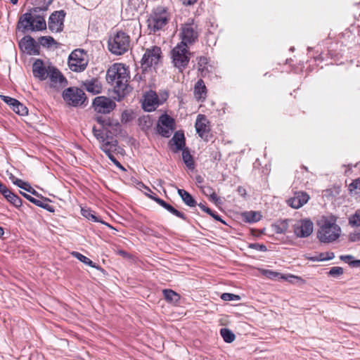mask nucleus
Instances as JSON below:
<instances>
[{
	"mask_svg": "<svg viewBox=\"0 0 360 360\" xmlns=\"http://www.w3.org/2000/svg\"><path fill=\"white\" fill-rule=\"evenodd\" d=\"M66 12L64 10L53 12L49 18V29L53 32H61L64 28Z\"/></svg>",
	"mask_w": 360,
	"mask_h": 360,
	"instance_id": "nucleus-13",
	"label": "nucleus"
},
{
	"mask_svg": "<svg viewBox=\"0 0 360 360\" xmlns=\"http://www.w3.org/2000/svg\"><path fill=\"white\" fill-rule=\"evenodd\" d=\"M212 217H213L215 220L221 222L224 224H226V223L221 219V216L218 214L216 212H214L211 210V212L207 213Z\"/></svg>",
	"mask_w": 360,
	"mask_h": 360,
	"instance_id": "nucleus-53",
	"label": "nucleus"
},
{
	"mask_svg": "<svg viewBox=\"0 0 360 360\" xmlns=\"http://www.w3.org/2000/svg\"><path fill=\"white\" fill-rule=\"evenodd\" d=\"M32 73L34 77L41 81L45 80L48 77V71L44 65L43 60L37 59L32 65Z\"/></svg>",
	"mask_w": 360,
	"mask_h": 360,
	"instance_id": "nucleus-21",
	"label": "nucleus"
},
{
	"mask_svg": "<svg viewBox=\"0 0 360 360\" xmlns=\"http://www.w3.org/2000/svg\"><path fill=\"white\" fill-rule=\"evenodd\" d=\"M65 102L70 106L78 107L87 105V98L84 91L76 86L65 89L62 94Z\"/></svg>",
	"mask_w": 360,
	"mask_h": 360,
	"instance_id": "nucleus-7",
	"label": "nucleus"
},
{
	"mask_svg": "<svg viewBox=\"0 0 360 360\" xmlns=\"http://www.w3.org/2000/svg\"><path fill=\"white\" fill-rule=\"evenodd\" d=\"M13 183L19 188L24 189L32 195L39 196V193L28 183H26L20 179H15V181H13Z\"/></svg>",
	"mask_w": 360,
	"mask_h": 360,
	"instance_id": "nucleus-30",
	"label": "nucleus"
},
{
	"mask_svg": "<svg viewBox=\"0 0 360 360\" xmlns=\"http://www.w3.org/2000/svg\"><path fill=\"white\" fill-rule=\"evenodd\" d=\"M344 273L343 268L340 266H333L328 271V274L330 276L337 278L342 275Z\"/></svg>",
	"mask_w": 360,
	"mask_h": 360,
	"instance_id": "nucleus-41",
	"label": "nucleus"
},
{
	"mask_svg": "<svg viewBox=\"0 0 360 360\" xmlns=\"http://www.w3.org/2000/svg\"><path fill=\"white\" fill-rule=\"evenodd\" d=\"M340 259L342 261L349 264V265L350 266V263L352 262L354 257H353V256H352L350 255H341L340 257Z\"/></svg>",
	"mask_w": 360,
	"mask_h": 360,
	"instance_id": "nucleus-55",
	"label": "nucleus"
},
{
	"mask_svg": "<svg viewBox=\"0 0 360 360\" xmlns=\"http://www.w3.org/2000/svg\"><path fill=\"white\" fill-rule=\"evenodd\" d=\"M129 45L130 37L123 31H118L108 41V50L115 55L124 54L129 50Z\"/></svg>",
	"mask_w": 360,
	"mask_h": 360,
	"instance_id": "nucleus-4",
	"label": "nucleus"
},
{
	"mask_svg": "<svg viewBox=\"0 0 360 360\" xmlns=\"http://www.w3.org/2000/svg\"><path fill=\"white\" fill-rule=\"evenodd\" d=\"M352 267H360V259H353L350 263Z\"/></svg>",
	"mask_w": 360,
	"mask_h": 360,
	"instance_id": "nucleus-61",
	"label": "nucleus"
},
{
	"mask_svg": "<svg viewBox=\"0 0 360 360\" xmlns=\"http://www.w3.org/2000/svg\"><path fill=\"white\" fill-rule=\"evenodd\" d=\"M220 333L224 340L227 343L233 342L236 338L235 334L229 328H221L220 330Z\"/></svg>",
	"mask_w": 360,
	"mask_h": 360,
	"instance_id": "nucleus-34",
	"label": "nucleus"
},
{
	"mask_svg": "<svg viewBox=\"0 0 360 360\" xmlns=\"http://www.w3.org/2000/svg\"><path fill=\"white\" fill-rule=\"evenodd\" d=\"M19 46L29 55H39V46L30 35L25 36L19 42Z\"/></svg>",
	"mask_w": 360,
	"mask_h": 360,
	"instance_id": "nucleus-16",
	"label": "nucleus"
},
{
	"mask_svg": "<svg viewBox=\"0 0 360 360\" xmlns=\"http://www.w3.org/2000/svg\"><path fill=\"white\" fill-rule=\"evenodd\" d=\"M94 110L101 114H109L116 107V103L110 98L105 96H97L92 103Z\"/></svg>",
	"mask_w": 360,
	"mask_h": 360,
	"instance_id": "nucleus-12",
	"label": "nucleus"
},
{
	"mask_svg": "<svg viewBox=\"0 0 360 360\" xmlns=\"http://www.w3.org/2000/svg\"><path fill=\"white\" fill-rule=\"evenodd\" d=\"M113 163L114 165L118 167L119 169H120L122 171H124L125 169L124 167L121 165V163L115 158V157L114 156V155H109V157H108Z\"/></svg>",
	"mask_w": 360,
	"mask_h": 360,
	"instance_id": "nucleus-51",
	"label": "nucleus"
},
{
	"mask_svg": "<svg viewBox=\"0 0 360 360\" xmlns=\"http://www.w3.org/2000/svg\"><path fill=\"white\" fill-rule=\"evenodd\" d=\"M200 188H201L203 194L207 197L211 196L212 194H214L215 193L214 189L209 186H200Z\"/></svg>",
	"mask_w": 360,
	"mask_h": 360,
	"instance_id": "nucleus-46",
	"label": "nucleus"
},
{
	"mask_svg": "<svg viewBox=\"0 0 360 360\" xmlns=\"http://www.w3.org/2000/svg\"><path fill=\"white\" fill-rule=\"evenodd\" d=\"M170 213L172 214L173 215H174V216H176V217H179V218H180V219H181L183 220H184V221H187L188 220V217H186V215L184 213L177 210L174 207H172Z\"/></svg>",
	"mask_w": 360,
	"mask_h": 360,
	"instance_id": "nucleus-45",
	"label": "nucleus"
},
{
	"mask_svg": "<svg viewBox=\"0 0 360 360\" xmlns=\"http://www.w3.org/2000/svg\"><path fill=\"white\" fill-rule=\"evenodd\" d=\"M198 25L193 21L181 25L180 33L181 41L180 44L186 46L192 45L198 40Z\"/></svg>",
	"mask_w": 360,
	"mask_h": 360,
	"instance_id": "nucleus-10",
	"label": "nucleus"
},
{
	"mask_svg": "<svg viewBox=\"0 0 360 360\" xmlns=\"http://www.w3.org/2000/svg\"><path fill=\"white\" fill-rule=\"evenodd\" d=\"M82 86L92 94H98L102 91V84L97 78H92L83 82Z\"/></svg>",
	"mask_w": 360,
	"mask_h": 360,
	"instance_id": "nucleus-24",
	"label": "nucleus"
},
{
	"mask_svg": "<svg viewBox=\"0 0 360 360\" xmlns=\"http://www.w3.org/2000/svg\"><path fill=\"white\" fill-rule=\"evenodd\" d=\"M182 159L186 167L193 170L195 168V162L193 156L188 148L182 150Z\"/></svg>",
	"mask_w": 360,
	"mask_h": 360,
	"instance_id": "nucleus-29",
	"label": "nucleus"
},
{
	"mask_svg": "<svg viewBox=\"0 0 360 360\" xmlns=\"http://www.w3.org/2000/svg\"><path fill=\"white\" fill-rule=\"evenodd\" d=\"M208 121L204 115H198L195 121V127L197 134L203 139H207L210 132Z\"/></svg>",
	"mask_w": 360,
	"mask_h": 360,
	"instance_id": "nucleus-18",
	"label": "nucleus"
},
{
	"mask_svg": "<svg viewBox=\"0 0 360 360\" xmlns=\"http://www.w3.org/2000/svg\"><path fill=\"white\" fill-rule=\"evenodd\" d=\"M172 63L175 68L182 72L188 65L191 52L188 47L180 43L171 51Z\"/></svg>",
	"mask_w": 360,
	"mask_h": 360,
	"instance_id": "nucleus-6",
	"label": "nucleus"
},
{
	"mask_svg": "<svg viewBox=\"0 0 360 360\" xmlns=\"http://www.w3.org/2000/svg\"><path fill=\"white\" fill-rule=\"evenodd\" d=\"M162 58V51L159 46H153L147 49L141 58V65L143 72L148 68H155Z\"/></svg>",
	"mask_w": 360,
	"mask_h": 360,
	"instance_id": "nucleus-8",
	"label": "nucleus"
},
{
	"mask_svg": "<svg viewBox=\"0 0 360 360\" xmlns=\"http://www.w3.org/2000/svg\"><path fill=\"white\" fill-rule=\"evenodd\" d=\"M148 198L156 202L159 205L167 210L169 212H171L173 206L158 197L156 194L148 195Z\"/></svg>",
	"mask_w": 360,
	"mask_h": 360,
	"instance_id": "nucleus-36",
	"label": "nucleus"
},
{
	"mask_svg": "<svg viewBox=\"0 0 360 360\" xmlns=\"http://www.w3.org/2000/svg\"><path fill=\"white\" fill-rule=\"evenodd\" d=\"M209 199L210 201L214 202L216 205H220L221 203V200L220 198L217 196L216 193H214L211 196H210Z\"/></svg>",
	"mask_w": 360,
	"mask_h": 360,
	"instance_id": "nucleus-54",
	"label": "nucleus"
},
{
	"mask_svg": "<svg viewBox=\"0 0 360 360\" xmlns=\"http://www.w3.org/2000/svg\"><path fill=\"white\" fill-rule=\"evenodd\" d=\"M249 248L261 252H266L267 250L265 245L257 243L249 244Z\"/></svg>",
	"mask_w": 360,
	"mask_h": 360,
	"instance_id": "nucleus-44",
	"label": "nucleus"
},
{
	"mask_svg": "<svg viewBox=\"0 0 360 360\" xmlns=\"http://www.w3.org/2000/svg\"><path fill=\"white\" fill-rule=\"evenodd\" d=\"M165 299L168 302H178L180 296L176 292L171 289H165L162 290Z\"/></svg>",
	"mask_w": 360,
	"mask_h": 360,
	"instance_id": "nucleus-33",
	"label": "nucleus"
},
{
	"mask_svg": "<svg viewBox=\"0 0 360 360\" xmlns=\"http://www.w3.org/2000/svg\"><path fill=\"white\" fill-rule=\"evenodd\" d=\"M72 255L73 257H75V258H77L78 260H79L80 262H83L84 264H86L88 266H90L91 267L96 268V269H99V266L98 265H96L89 258H88L87 257L83 255L80 252H72Z\"/></svg>",
	"mask_w": 360,
	"mask_h": 360,
	"instance_id": "nucleus-32",
	"label": "nucleus"
},
{
	"mask_svg": "<svg viewBox=\"0 0 360 360\" xmlns=\"http://www.w3.org/2000/svg\"><path fill=\"white\" fill-rule=\"evenodd\" d=\"M242 216L243 220L248 223L259 221L262 217L260 213L255 211L245 212L243 213Z\"/></svg>",
	"mask_w": 360,
	"mask_h": 360,
	"instance_id": "nucleus-28",
	"label": "nucleus"
},
{
	"mask_svg": "<svg viewBox=\"0 0 360 360\" xmlns=\"http://www.w3.org/2000/svg\"><path fill=\"white\" fill-rule=\"evenodd\" d=\"M113 163L114 165L118 167L119 169H120L122 171H124L125 169L124 167L121 165V163L115 158V157L114 156V155H109V157H108Z\"/></svg>",
	"mask_w": 360,
	"mask_h": 360,
	"instance_id": "nucleus-50",
	"label": "nucleus"
},
{
	"mask_svg": "<svg viewBox=\"0 0 360 360\" xmlns=\"http://www.w3.org/2000/svg\"><path fill=\"white\" fill-rule=\"evenodd\" d=\"M325 255H326V253H325V252L319 253V254L317 255V256H318L319 261H326V259Z\"/></svg>",
	"mask_w": 360,
	"mask_h": 360,
	"instance_id": "nucleus-62",
	"label": "nucleus"
},
{
	"mask_svg": "<svg viewBox=\"0 0 360 360\" xmlns=\"http://www.w3.org/2000/svg\"><path fill=\"white\" fill-rule=\"evenodd\" d=\"M181 1L184 6H191L195 4L198 0H181Z\"/></svg>",
	"mask_w": 360,
	"mask_h": 360,
	"instance_id": "nucleus-58",
	"label": "nucleus"
},
{
	"mask_svg": "<svg viewBox=\"0 0 360 360\" xmlns=\"http://www.w3.org/2000/svg\"><path fill=\"white\" fill-rule=\"evenodd\" d=\"M194 96L198 101H204L207 96V88L204 81L200 79L194 86Z\"/></svg>",
	"mask_w": 360,
	"mask_h": 360,
	"instance_id": "nucleus-25",
	"label": "nucleus"
},
{
	"mask_svg": "<svg viewBox=\"0 0 360 360\" xmlns=\"http://www.w3.org/2000/svg\"><path fill=\"white\" fill-rule=\"evenodd\" d=\"M141 185L147 191L149 192V195H153L154 193L151 191L150 188L147 186H145L143 183H141ZM146 195L148 197V193H146Z\"/></svg>",
	"mask_w": 360,
	"mask_h": 360,
	"instance_id": "nucleus-63",
	"label": "nucleus"
},
{
	"mask_svg": "<svg viewBox=\"0 0 360 360\" xmlns=\"http://www.w3.org/2000/svg\"><path fill=\"white\" fill-rule=\"evenodd\" d=\"M178 194L181 197L183 202L190 207H194L197 205L196 200L193 198V197L184 189L178 188L177 190Z\"/></svg>",
	"mask_w": 360,
	"mask_h": 360,
	"instance_id": "nucleus-26",
	"label": "nucleus"
},
{
	"mask_svg": "<svg viewBox=\"0 0 360 360\" xmlns=\"http://www.w3.org/2000/svg\"><path fill=\"white\" fill-rule=\"evenodd\" d=\"M101 150L106 154L108 157L113 155V153H122L123 149L118 146L117 139L112 137H108L104 139V141L101 142Z\"/></svg>",
	"mask_w": 360,
	"mask_h": 360,
	"instance_id": "nucleus-17",
	"label": "nucleus"
},
{
	"mask_svg": "<svg viewBox=\"0 0 360 360\" xmlns=\"http://www.w3.org/2000/svg\"><path fill=\"white\" fill-rule=\"evenodd\" d=\"M18 28L26 31H42L46 29V23L43 16L37 15L34 18L30 13L22 14L18 22Z\"/></svg>",
	"mask_w": 360,
	"mask_h": 360,
	"instance_id": "nucleus-3",
	"label": "nucleus"
},
{
	"mask_svg": "<svg viewBox=\"0 0 360 360\" xmlns=\"http://www.w3.org/2000/svg\"><path fill=\"white\" fill-rule=\"evenodd\" d=\"M129 72L122 63H115L107 70L106 80L114 87L115 94L119 97H124L131 91L129 85Z\"/></svg>",
	"mask_w": 360,
	"mask_h": 360,
	"instance_id": "nucleus-1",
	"label": "nucleus"
},
{
	"mask_svg": "<svg viewBox=\"0 0 360 360\" xmlns=\"http://www.w3.org/2000/svg\"><path fill=\"white\" fill-rule=\"evenodd\" d=\"M156 104H158V97L155 94L154 96H147L143 103V108L146 111L151 112L155 109Z\"/></svg>",
	"mask_w": 360,
	"mask_h": 360,
	"instance_id": "nucleus-27",
	"label": "nucleus"
},
{
	"mask_svg": "<svg viewBox=\"0 0 360 360\" xmlns=\"http://www.w3.org/2000/svg\"><path fill=\"white\" fill-rule=\"evenodd\" d=\"M349 223L352 226H360V209L349 217Z\"/></svg>",
	"mask_w": 360,
	"mask_h": 360,
	"instance_id": "nucleus-39",
	"label": "nucleus"
},
{
	"mask_svg": "<svg viewBox=\"0 0 360 360\" xmlns=\"http://www.w3.org/2000/svg\"><path fill=\"white\" fill-rule=\"evenodd\" d=\"M325 253H326L325 257H326V261L330 260L335 257V254L333 252H327Z\"/></svg>",
	"mask_w": 360,
	"mask_h": 360,
	"instance_id": "nucleus-60",
	"label": "nucleus"
},
{
	"mask_svg": "<svg viewBox=\"0 0 360 360\" xmlns=\"http://www.w3.org/2000/svg\"><path fill=\"white\" fill-rule=\"evenodd\" d=\"M208 63V59L205 56H200L198 58V65H199V70H203V68H201L202 67H205V65H207Z\"/></svg>",
	"mask_w": 360,
	"mask_h": 360,
	"instance_id": "nucleus-49",
	"label": "nucleus"
},
{
	"mask_svg": "<svg viewBox=\"0 0 360 360\" xmlns=\"http://www.w3.org/2000/svg\"><path fill=\"white\" fill-rule=\"evenodd\" d=\"M113 163L114 165L118 167L119 169H120L122 171H124L125 169L124 167L121 165V163L115 158V157L114 156V155H109V157H108Z\"/></svg>",
	"mask_w": 360,
	"mask_h": 360,
	"instance_id": "nucleus-52",
	"label": "nucleus"
},
{
	"mask_svg": "<svg viewBox=\"0 0 360 360\" xmlns=\"http://www.w3.org/2000/svg\"><path fill=\"white\" fill-rule=\"evenodd\" d=\"M82 214L84 217H86L89 220H91L92 221L94 222H102L96 215V213L94 211H91V210L82 208Z\"/></svg>",
	"mask_w": 360,
	"mask_h": 360,
	"instance_id": "nucleus-38",
	"label": "nucleus"
},
{
	"mask_svg": "<svg viewBox=\"0 0 360 360\" xmlns=\"http://www.w3.org/2000/svg\"><path fill=\"white\" fill-rule=\"evenodd\" d=\"M328 54L334 60H338L339 58H340V53H333L332 50H328Z\"/></svg>",
	"mask_w": 360,
	"mask_h": 360,
	"instance_id": "nucleus-56",
	"label": "nucleus"
},
{
	"mask_svg": "<svg viewBox=\"0 0 360 360\" xmlns=\"http://www.w3.org/2000/svg\"><path fill=\"white\" fill-rule=\"evenodd\" d=\"M88 65L86 53L82 49L74 50L69 56L68 66L72 71L82 72Z\"/></svg>",
	"mask_w": 360,
	"mask_h": 360,
	"instance_id": "nucleus-9",
	"label": "nucleus"
},
{
	"mask_svg": "<svg viewBox=\"0 0 360 360\" xmlns=\"http://www.w3.org/2000/svg\"><path fill=\"white\" fill-rule=\"evenodd\" d=\"M221 299L224 301L240 300V297L233 293L224 292L221 295Z\"/></svg>",
	"mask_w": 360,
	"mask_h": 360,
	"instance_id": "nucleus-42",
	"label": "nucleus"
},
{
	"mask_svg": "<svg viewBox=\"0 0 360 360\" xmlns=\"http://www.w3.org/2000/svg\"><path fill=\"white\" fill-rule=\"evenodd\" d=\"M288 219L283 220L273 225V229L276 233H285L288 228Z\"/></svg>",
	"mask_w": 360,
	"mask_h": 360,
	"instance_id": "nucleus-31",
	"label": "nucleus"
},
{
	"mask_svg": "<svg viewBox=\"0 0 360 360\" xmlns=\"http://www.w3.org/2000/svg\"><path fill=\"white\" fill-rule=\"evenodd\" d=\"M309 199V195L304 191H298L294 193V196L287 200L288 205L294 208L299 209L306 204Z\"/></svg>",
	"mask_w": 360,
	"mask_h": 360,
	"instance_id": "nucleus-19",
	"label": "nucleus"
},
{
	"mask_svg": "<svg viewBox=\"0 0 360 360\" xmlns=\"http://www.w3.org/2000/svg\"><path fill=\"white\" fill-rule=\"evenodd\" d=\"M103 131L104 130H103V129H98L96 126H94L92 128L94 136L99 141L100 143L101 141H104V139H106L105 133L104 134Z\"/></svg>",
	"mask_w": 360,
	"mask_h": 360,
	"instance_id": "nucleus-40",
	"label": "nucleus"
},
{
	"mask_svg": "<svg viewBox=\"0 0 360 360\" xmlns=\"http://www.w3.org/2000/svg\"><path fill=\"white\" fill-rule=\"evenodd\" d=\"M39 43L44 47L49 48L56 44L55 39L50 36H44L39 38Z\"/></svg>",
	"mask_w": 360,
	"mask_h": 360,
	"instance_id": "nucleus-37",
	"label": "nucleus"
},
{
	"mask_svg": "<svg viewBox=\"0 0 360 360\" xmlns=\"http://www.w3.org/2000/svg\"><path fill=\"white\" fill-rule=\"evenodd\" d=\"M20 193L25 198H26L27 200H28L30 202H32L33 204H34L35 205L39 207H41L50 212H55V209L54 207L49 205L48 203L49 200V199L46 198H44L42 196H41V200H38L32 196H31L30 195L26 193H24V192H22V191H20Z\"/></svg>",
	"mask_w": 360,
	"mask_h": 360,
	"instance_id": "nucleus-20",
	"label": "nucleus"
},
{
	"mask_svg": "<svg viewBox=\"0 0 360 360\" xmlns=\"http://www.w3.org/2000/svg\"><path fill=\"white\" fill-rule=\"evenodd\" d=\"M11 109L19 115H27L28 110L25 105L16 100V102L14 103Z\"/></svg>",
	"mask_w": 360,
	"mask_h": 360,
	"instance_id": "nucleus-35",
	"label": "nucleus"
},
{
	"mask_svg": "<svg viewBox=\"0 0 360 360\" xmlns=\"http://www.w3.org/2000/svg\"><path fill=\"white\" fill-rule=\"evenodd\" d=\"M195 180L198 184H201L203 182V178L200 175L195 177Z\"/></svg>",
	"mask_w": 360,
	"mask_h": 360,
	"instance_id": "nucleus-64",
	"label": "nucleus"
},
{
	"mask_svg": "<svg viewBox=\"0 0 360 360\" xmlns=\"http://www.w3.org/2000/svg\"><path fill=\"white\" fill-rule=\"evenodd\" d=\"M313 222L309 219H301L293 226L294 233L298 238L309 236L313 232Z\"/></svg>",
	"mask_w": 360,
	"mask_h": 360,
	"instance_id": "nucleus-14",
	"label": "nucleus"
},
{
	"mask_svg": "<svg viewBox=\"0 0 360 360\" xmlns=\"http://www.w3.org/2000/svg\"><path fill=\"white\" fill-rule=\"evenodd\" d=\"M175 120L165 113L159 117L156 126L157 132L162 136L169 138L175 129Z\"/></svg>",
	"mask_w": 360,
	"mask_h": 360,
	"instance_id": "nucleus-11",
	"label": "nucleus"
},
{
	"mask_svg": "<svg viewBox=\"0 0 360 360\" xmlns=\"http://www.w3.org/2000/svg\"><path fill=\"white\" fill-rule=\"evenodd\" d=\"M350 193L359 190L360 191V178L354 180L348 186Z\"/></svg>",
	"mask_w": 360,
	"mask_h": 360,
	"instance_id": "nucleus-43",
	"label": "nucleus"
},
{
	"mask_svg": "<svg viewBox=\"0 0 360 360\" xmlns=\"http://www.w3.org/2000/svg\"><path fill=\"white\" fill-rule=\"evenodd\" d=\"M169 20V13L164 6L156 7L147 20L148 29L150 33H155L162 30Z\"/></svg>",
	"mask_w": 360,
	"mask_h": 360,
	"instance_id": "nucleus-2",
	"label": "nucleus"
},
{
	"mask_svg": "<svg viewBox=\"0 0 360 360\" xmlns=\"http://www.w3.org/2000/svg\"><path fill=\"white\" fill-rule=\"evenodd\" d=\"M197 205L200 207V209H201L202 211H204V212H206L207 214V213L211 212V209H210V208H209L208 207L205 206L204 204H202V203H199V204H198V203H197Z\"/></svg>",
	"mask_w": 360,
	"mask_h": 360,
	"instance_id": "nucleus-57",
	"label": "nucleus"
},
{
	"mask_svg": "<svg viewBox=\"0 0 360 360\" xmlns=\"http://www.w3.org/2000/svg\"><path fill=\"white\" fill-rule=\"evenodd\" d=\"M169 145L175 146V148L172 150L174 153L185 149L186 139L184 132L181 131H176L169 141Z\"/></svg>",
	"mask_w": 360,
	"mask_h": 360,
	"instance_id": "nucleus-22",
	"label": "nucleus"
},
{
	"mask_svg": "<svg viewBox=\"0 0 360 360\" xmlns=\"http://www.w3.org/2000/svg\"><path fill=\"white\" fill-rule=\"evenodd\" d=\"M117 254L122 256L124 258H128L130 256L129 253H128L127 252H126L123 250H119L117 251Z\"/></svg>",
	"mask_w": 360,
	"mask_h": 360,
	"instance_id": "nucleus-59",
	"label": "nucleus"
},
{
	"mask_svg": "<svg viewBox=\"0 0 360 360\" xmlns=\"http://www.w3.org/2000/svg\"><path fill=\"white\" fill-rule=\"evenodd\" d=\"M50 86L58 89H63L68 85V80L56 68H49Z\"/></svg>",
	"mask_w": 360,
	"mask_h": 360,
	"instance_id": "nucleus-15",
	"label": "nucleus"
},
{
	"mask_svg": "<svg viewBox=\"0 0 360 360\" xmlns=\"http://www.w3.org/2000/svg\"><path fill=\"white\" fill-rule=\"evenodd\" d=\"M341 229L335 222L325 220L317 232V238L321 243H329L336 240L340 236Z\"/></svg>",
	"mask_w": 360,
	"mask_h": 360,
	"instance_id": "nucleus-5",
	"label": "nucleus"
},
{
	"mask_svg": "<svg viewBox=\"0 0 360 360\" xmlns=\"http://www.w3.org/2000/svg\"><path fill=\"white\" fill-rule=\"evenodd\" d=\"M0 97L2 101H4L6 103H7L11 107V108H12L14 103L16 102V99L9 97V96H7L1 95Z\"/></svg>",
	"mask_w": 360,
	"mask_h": 360,
	"instance_id": "nucleus-47",
	"label": "nucleus"
},
{
	"mask_svg": "<svg viewBox=\"0 0 360 360\" xmlns=\"http://www.w3.org/2000/svg\"><path fill=\"white\" fill-rule=\"evenodd\" d=\"M94 119L101 126L103 130H105L107 138L109 137L110 134L109 128L120 125L117 121H114L110 117H103L102 115L96 116Z\"/></svg>",
	"mask_w": 360,
	"mask_h": 360,
	"instance_id": "nucleus-23",
	"label": "nucleus"
},
{
	"mask_svg": "<svg viewBox=\"0 0 360 360\" xmlns=\"http://www.w3.org/2000/svg\"><path fill=\"white\" fill-rule=\"evenodd\" d=\"M349 240L351 242H356L360 240V231H355L351 233L349 236Z\"/></svg>",
	"mask_w": 360,
	"mask_h": 360,
	"instance_id": "nucleus-48",
	"label": "nucleus"
}]
</instances>
